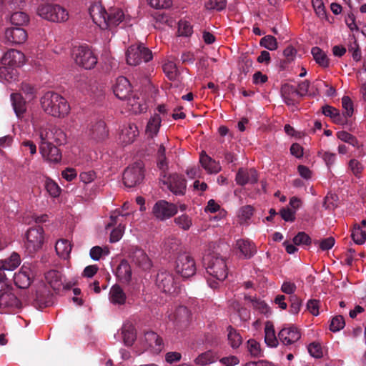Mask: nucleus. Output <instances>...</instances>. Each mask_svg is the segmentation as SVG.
<instances>
[{
  "label": "nucleus",
  "mask_w": 366,
  "mask_h": 366,
  "mask_svg": "<svg viewBox=\"0 0 366 366\" xmlns=\"http://www.w3.org/2000/svg\"><path fill=\"white\" fill-rule=\"evenodd\" d=\"M156 284L163 292L172 293L176 291L177 282L174 275L167 271H160L156 279Z\"/></svg>",
  "instance_id": "13"
},
{
  "label": "nucleus",
  "mask_w": 366,
  "mask_h": 366,
  "mask_svg": "<svg viewBox=\"0 0 366 366\" xmlns=\"http://www.w3.org/2000/svg\"><path fill=\"white\" fill-rule=\"evenodd\" d=\"M122 335L124 343L127 346L133 345L136 340V332L134 326L132 324L124 325L122 328Z\"/></svg>",
  "instance_id": "40"
},
{
  "label": "nucleus",
  "mask_w": 366,
  "mask_h": 366,
  "mask_svg": "<svg viewBox=\"0 0 366 366\" xmlns=\"http://www.w3.org/2000/svg\"><path fill=\"white\" fill-rule=\"evenodd\" d=\"M264 341L265 343L272 347H275L278 345L279 338H277L272 323L267 322L264 328Z\"/></svg>",
  "instance_id": "38"
},
{
  "label": "nucleus",
  "mask_w": 366,
  "mask_h": 366,
  "mask_svg": "<svg viewBox=\"0 0 366 366\" xmlns=\"http://www.w3.org/2000/svg\"><path fill=\"white\" fill-rule=\"evenodd\" d=\"M174 222L184 230H188L192 224V219L187 214L176 217Z\"/></svg>",
  "instance_id": "58"
},
{
  "label": "nucleus",
  "mask_w": 366,
  "mask_h": 366,
  "mask_svg": "<svg viewBox=\"0 0 366 366\" xmlns=\"http://www.w3.org/2000/svg\"><path fill=\"white\" fill-rule=\"evenodd\" d=\"M127 296L123 289L118 285H113L109 291V300L114 305L125 304Z\"/></svg>",
  "instance_id": "33"
},
{
  "label": "nucleus",
  "mask_w": 366,
  "mask_h": 366,
  "mask_svg": "<svg viewBox=\"0 0 366 366\" xmlns=\"http://www.w3.org/2000/svg\"><path fill=\"white\" fill-rule=\"evenodd\" d=\"M112 88L114 95L121 100H125L127 99L132 92V87L130 81L127 78L122 76L117 78L115 84Z\"/></svg>",
  "instance_id": "17"
},
{
  "label": "nucleus",
  "mask_w": 366,
  "mask_h": 366,
  "mask_svg": "<svg viewBox=\"0 0 366 366\" xmlns=\"http://www.w3.org/2000/svg\"><path fill=\"white\" fill-rule=\"evenodd\" d=\"M40 153L43 157L51 162H59L61 159V154L59 149L53 145L52 142L41 140L39 146Z\"/></svg>",
  "instance_id": "20"
},
{
  "label": "nucleus",
  "mask_w": 366,
  "mask_h": 366,
  "mask_svg": "<svg viewBox=\"0 0 366 366\" xmlns=\"http://www.w3.org/2000/svg\"><path fill=\"white\" fill-rule=\"evenodd\" d=\"M14 284L21 289L28 288L32 282L33 274L29 266L24 264L20 270L11 276Z\"/></svg>",
  "instance_id": "15"
},
{
  "label": "nucleus",
  "mask_w": 366,
  "mask_h": 366,
  "mask_svg": "<svg viewBox=\"0 0 366 366\" xmlns=\"http://www.w3.org/2000/svg\"><path fill=\"white\" fill-rule=\"evenodd\" d=\"M351 237L357 244H362L366 240V232L362 229L360 225L355 224Z\"/></svg>",
  "instance_id": "46"
},
{
  "label": "nucleus",
  "mask_w": 366,
  "mask_h": 366,
  "mask_svg": "<svg viewBox=\"0 0 366 366\" xmlns=\"http://www.w3.org/2000/svg\"><path fill=\"white\" fill-rule=\"evenodd\" d=\"M176 325L179 329L186 328L191 320V313L185 306H179L177 308L174 314Z\"/></svg>",
  "instance_id": "29"
},
{
  "label": "nucleus",
  "mask_w": 366,
  "mask_h": 366,
  "mask_svg": "<svg viewBox=\"0 0 366 366\" xmlns=\"http://www.w3.org/2000/svg\"><path fill=\"white\" fill-rule=\"evenodd\" d=\"M227 0H209L205 4V8L208 10L222 11L225 9Z\"/></svg>",
  "instance_id": "60"
},
{
  "label": "nucleus",
  "mask_w": 366,
  "mask_h": 366,
  "mask_svg": "<svg viewBox=\"0 0 366 366\" xmlns=\"http://www.w3.org/2000/svg\"><path fill=\"white\" fill-rule=\"evenodd\" d=\"M144 341L149 347H160L162 344V338L153 331H147L144 333Z\"/></svg>",
  "instance_id": "45"
},
{
  "label": "nucleus",
  "mask_w": 366,
  "mask_h": 366,
  "mask_svg": "<svg viewBox=\"0 0 366 366\" xmlns=\"http://www.w3.org/2000/svg\"><path fill=\"white\" fill-rule=\"evenodd\" d=\"M27 36L26 30L21 27H11L5 31V39L11 44H23L27 39Z\"/></svg>",
  "instance_id": "23"
},
{
  "label": "nucleus",
  "mask_w": 366,
  "mask_h": 366,
  "mask_svg": "<svg viewBox=\"0 0 366 366\" xmlns=\"http://www.w3.org/2000/svg\"><path fill=\"white\" fill-rule=\"evenodd\" d=\"M11 101L13 109L18 117H20L26 109L25 100L21 94L13 93L11 94Z\"/></svg>",
  "instance_id": "36"
},
{
  "label": "nucleus",
  "mask_w": 366,
  "mask_h": 366,
  "mask_svg": "<svg viewBox=\"0 0 366 366\" xmlns=\"http://www.w3.org/2000/svg\"><path fill=\"white\" fill-rule=\"evenodd\" d=\"M16 71L15 67L8 65H2L0 66V77L4 80L9 81L16 79Z\"/></svg>",
  "instance_id": "47"
},
{
  "label": "nucleus",
  "mask_w": 366,
  "mask_h": 366,
  "mask_svg": "<svg viewBox=\"0 0 366 366\" xmlns=\"http://www.w3.org/2000/svg\"><path fill=\"white\" fill-rule=\"evenodd\" d=\"M293 242L295 245H310L312 239L305 232H300L294 237Z\"/></svg>",
  "instance_id": "56"
},
{
  "label": "nucleus",
  "mask_w": 366,
  "mask_h": 366,
  "mask_svg": "<svg viewBox=\"0 0 366 366\" xmlns=\"http://www.w3.org/2000/svg\"><path fill=\"white\" fill-rule=\"evenodd\" d=\"M20 305V301L6 287V283L0 281V312L6 308H18Z\"/></svg>",
  "instance_id": "11"
},
{
  "label": "nucleus",
  "mask_w": 366,
  "mask_h": 366,
  "mask_svg": "<svg viewBox=\"0 0 366 366\" xmlns=\"http://www.w3.org/2000/svg\"><path fill=\"white\" fill-rule=\"evenodd\" d=\"M37 14L42 19L54 23L66 22L69 19V12L57 4L43 3L37 7Z\"/></svg>",
  "instance_id": "3"
},
{
  "label": "nucleus",
  "mask_w": 366,
  "mask_h": 366,
  "mask_svg": "<svg viewBox=\"0 0 366 366\" xmlns=\"http://www.w3.org/2000/svg\"><path fill=\"white\" fill-rule=\"evenodd\" d=\"M164 184H167L168 189L176 195H183L187 187L185 179L177 174H170L167 179L162 180Z\"/></svg>",
  "instance_id": "14"
},
{
  "label": "nucleus",
  "mask_w": 366,
  "mask_h": 366,
  "mask_svg": "<svg viewBox=\"0 0 366 366\" xmlns=\"http://www.w3.org/2000/svg\"><path fill=\"white\" fill-rule=\"evenodd\" d=\"M311 53L317 64L325 68L329 66L330 60L327 54L320 48L317 46L313 47Z\"/></svg>",
  "instance_id": "42"
},
{
  "label": "nucleus",
  "mask_w": 366,
  "mask_h": 366,
  "mask_svg": "<svg viewBox=\"0 0 366 366\" xmlns=\"http://www.w3.org/2000/svg\"><path fill=\"white\" fill-rule=\"evenodd\" d=\"M41 105L46 114L54 117H64L70 110L65 98L51 91L46 92L41 98Z\"/></svg>",
  "instance_id": "2"
},
{
  "label": "nucleus",
  "mask_w": 366,
  "mask_h": 366,
  "mask_svg": "<svg viewBox=\"0 0 366 366\" xmlns=\"http://www.w3.org/2000/svg\"><path fill=\"white\" fill-rule=\"evenodd\" d=\"M125 100L127 101L129 109H130L134 113H142L147 109L146 105L142 104L141 102L139 101V98L136 97V96L131 97L129 95V97Z\"/></svg>",
  "instance_id": "44"
},
{
  "label": "nucleus",
  "mask_w": 366,
  "mask_h": 366,
  "mask_svg": "<svg viewBox=\"0 0 366 366\" xmlns=\"http://www.w3.org/2000/svg\"><path fill=\"white\" fill-rule=\"evenodd\" d=\"M157 167L161 171V176L164 179L167 177V171L168 169V162L165 155V147L161 144L157 153Z\"/></svg>",
  "instance_id": "37"
},
{
  "label": "nucleus",
  "mask_w": 366,
  "mask_h": 366,
  "mask_svg": "<svg viewBox=\"0 0 366 366\" xmlns=\"http://www.w3.org/2000/svg\"><path fill=\"white\" fill-rule=\"evenodd\" d=\"M345 325V319L342 315L334 317L330 325V330L334 332H338L343 329Z\"/></svg>",
  "instance_id": "57"
},
{
  "label": "nucleus",
  "mask_w": 366,
  "mask_h": 366,
  "mask_svg": "<svg viewBox=\"0 0 366 366\" xmlns=\"http://www.w3.org/2000/svg\"><path fill=\"white\" fill-rule=\"evenodd\" d=\"M236 247L244 259L252 258L257 252L254 244L248 239H239L237 240Z\"/></svg>",
  "instance_id": "28"
},
{
  "label": "nucleus",
  "mask_w": 366,
  "mask_h": 366,
  "mask_svg": "<svg viewBox=\"0 0 366 366\" xmlns=\"http://www.w3.org/2000/svg\"><path fill=\"white\" fill-rule=\"evenodd\" d=\"M124 19V14L119 8L112 7L107 11L106 23L107 28L110 26H117Z\"/></svg>",
  "instance_id": "32"
},
{
  "label": "nucleus",
  "mask_w": 366,
  "mask_h": 366,
  "mask_svg": "<svg viewBox=\"0 0 366 366\" xmlns=\"http://www.w3.org/2000/svg\"><path fill=\"white\" fill-rule=\"evenodd\" d=\"M44 242V232L42 227L37 225L27 230L25 247L29 253H33L40 249Z\"/></svg>",
  "instance_id": "7"
},
{
  "label": "nucleus",
  "mask_w": 366,
  "mask_h": 366,
  "mask_svg": "<svg viewBox=\"0 0 366 366\" xmlns=\"http://www.w3.org/2000/svg\"><path fill=\"white\" fill-rule=\"evenodd\" d=\"M109 132L106 123L102 119L92 122L89 126L88 135L97 142L104 140L108 137Z\"/></svg>",
  "instance_id": "18"
},
{
  "label": "nucleus",
  "mask_w": 366,
  "mask_h": 366,
  "mask_svg": "<svg viewBox=\"0 0 366 366\" xmlns=\"http://www.w3.org/2000/svg\"><path fill=\"white\" fill-rule=\"evenodd\" d=\"M227 340L229 345L233 348H238L242 342V337L240 334L231 325L227 328Z\"/></svg>",
  "instance_id": "41"
},
{
  "label": "nucleus",
  "mask_w": 366,
  "mask_h": 366,
  "mask_svg": "<svg viewBox=\"0 0 366 366\" xmlns=\"http://www.w3.org/2000/svg\"><path fill=\"white\" fill-rule=\"evenodd\" d=\"M247 350L254 357H260L262 356V351L260 345L254 339H250L247 342Z\"/></svg>",
  "instance_id": "48"
},
{
  "label": "nucleus",
  "mask_w": 366,
  "mask_h": 366,
  "mask_svg": "<svg viewBox=\"0 0 366 366\" xmlns=\"http://www.w3.org/2000/svg\"><path fill=\"white\" fill-rule=\"evenodd\" d=\"M199 162L202 167L210 174L218 173L220 171L219 164L210 157H209L205 152H202L199 158Z\"/></svg>",
  "instance_id": "31"
},
{
  "label": "nucleus",
  "mask_w": 366,
  "mask_h": 366,
  "mask_svg": "<svg viewBox=\"0 0 366 366\" xmlns=\"http://www.w3.org/2000/svg\"><path fill=\"white\" fill-rule=\"evenodd\" d=\"M164 72L171 80L175 79L177 75V67L172 61H169L163 65Z\"/></svg>",
  "instance_id": "54"
},
{
  "label": "nucleus",
  "mask_w": 366,
  "mask_h": 366,
  "mask_svg": "<svg viewBox=\"0 0 366 366\" xmlns=\"http://www.w3.org/2000/svg\"><path fill=\"white\" fill-rule=\"evenodd\" d=\"M337 137L341 141L350 144L354 147L358 148L360 147L359 142L357 138L346 131L338 132L337 133Z\"/></svg>",
  "instance_id": "49"
},
{
  "label": "nucleus",
  "mask_w": 366,
  "mask_h": 366,
  "mask_svg": "<svg viewBox=\"0 0 366 366\" xmlns=\"http://www.w3.org/2000/svg\"><path fill=\"white\" fill-rule=\"evenodd\" d=\"M207 272L212 277L207 279L209 286L212 289L219 287L228 274L226 259L218 253H209L204 257Z\"/></svg>",
  "instance_id": "1"
},
{
  "label": "nucleus",
  "mask_w": 366,
  "mask_h": 366,
  "mask_svg": "<svg viewBox=\"0 0 366 366\" xmlns=\"http://www.w3.org/2000/svg\"><path fill=\"white\" fill-rule=\"evenodd\" d=\"M280 93L284 102L287 106H297L298 104L299 101L296 99L297 92L295 86L287 83L284 84L281 86Z\"/></svg>",
  "instance_id": "26"
},
{
  "label": "nucleus",
  "mask_w": 366,
  "mask_h": 366,
  "mask_svg": "<svg viewBox=\"0 0 366 366\" xmlns=\"http://www.w3.org/2000/svg\"><path fill=\"white\" fill-rule=\"evenodd\" d=\"M75 62L86 69H92L97 63V57L87 45H80L73 49Z\"/></svg>",
  "instance_id": "5"
},
{
  "label": "nucleus",
  "mask_w": 366,
  "mask_h": 366,
  "mask_svg": "<svg viewBox=\"0 0 366 366\" xmlns=\"http://www.w3.org/2000/svg\"><path fill=\"white\" fill-rule=\"evenodd\" d=\"M45 279L51 287L56 292H59L61 289L69 290L71 284L64 283L63 276L61 273L56 270H50L45 274Z\"/></svg>",
  "instance_id": "19"
},
{
  "label": "nucleus",
  "mask_w": 366,
  "mask_h": 366,
  "mask_svg": "<svg viewBox=\"0 0 366 366\" xmlns=\"http://www.w3.org/2000/svg\"><path fill=\"white\" fill-rule=\"evenodd\" d=\"M24 55L22 52L11 49L4 54L1 58V64L9 66L19 67L24 63Z\"/></svg>",
  "instance_id": "25"
},
{
  "label": "nucleus",
  "mask_w": 366,
  "mask_h": 366,
  "mask_svg": "<svg viewBox=\"0 0 366 366\" xmlns=\"http://www.w3.org/2000/svg\"><path fill=\"white\" fill-rule=\"evenodd\" d=\"M219 358L217 353L212 350L199 354L195 359L194 363L197 365L205 366L214 362Z\"/></svg>",
  "instance_id": "35"
},
{
  "label": "nucleus",
  "mask_w": 366,
  "mask_h": 366,
  "mask_svg": "<svg viewBox=\"0 0 366 366\" xmlns=\"http://www.w3.org/2000/svg\"><path fill=\"white\" fill-rule=\"evenodd\" d=\"M252 61L251 59L245 56L243 57L239 63V69L244 74L249 73L252 67Z\"/></svg>",
  "instance_id": "64"
},
{
  "label": "nucleus",
  "mask_w": 366,
  "mask_h": 366,
  "mask_svg": "<svg viewBox=\"0 0 366 366\" xmlns=\"http://www.w3.org/2000/svg\"><path fill=\"white\" fill-rule=\"evenodd\" d=\"M39 136L41 140L46 142H52L54 141L59 144H63L66 142V134L61 129L58 128L42 129Z\"/></svg>",
  "instance_id": "24"
},
{
  "label": "nucleus",
  "mask_w": 366,
  "mask_h": 366,
  "mask_svg": "<svg viewBox=\"0 0 366 366\" xmlns=\"http://www.w3.org/2000/svg\"><path fill=\"white\" fill-rule=\"evenodd\" d=\"M342 104L346 117H351L354 112L353 103L351 99L347 96H344L342 99Z\"/></svg>",
  "instance_id": "61"
},
{
  "label": "nucleus",
  "mask_w": 366,
  "mask_h": 366,
  "mask_svg": "<svg viewBox=\"0 0 366 366\" xmlns=\"http://www.w3.org/2000/svg\"><path fill=\"white\" fill-rule=\"evenodd\" d=\"M254 214V208L251 205H246L240 208L239 217L241 222H247Z\"/></svg>",
  "instance_id": "59"
},
{
  "label": "nucleus",
  "mask_w": 366,
  "mask_h": 366,
  "mask_svg": "<svg viewBox=\"0 0 366 366\" xmlns=\"http://www.w3.org/2000/svg\"><path fill=\"white\" fill-rule=\"evenodd\" d=\"M71 248L72 246L71 243L65 239L58 240L55 245V250L57 254L64 259L69 257Z\"/></svg>",
  "instance_id": "39"
},
{
  "label": "nucleus",
  "mask_w": 366,
  "mask_h": 366,
  "mask_svg": "<svg viewBox=\"0 0 366 366\" xmlns=\"http://www.w3.org/2000/svg\"><path fill=\"white\" fill-rule=\"evenodd\" d=\"M124 230V226L120 223L117 227L112 229L110 234V242L112 243L117 242L122 238Z\"/></svg>",
  "instance_id": "63"
},
{
  "label": "nucleus",
  "mask_w": 366,
  "mask_h": 366,
  "mask_svg": "<svg viewBox=\"0 0 366 366\" xmlns=\"http://www.w3.org/2000/svg\"><path fill=\"white\" fill-rule=\"evenodd\" d=\"M21 92L25 95V99L30 101L35 97L36 89L29 83L22 82L21 84Z\"/></svg>",
  "instance_id": "53"
},
{
  "label": "nucleus",
  "mask_w": 366,
  "mask_h": 366,
  "mask_svg": "<svg viewBox=\"0 0 366 366\" xmlns=\"http://www.w3.org/2000/svg\"><path fill=\"white\" fill-rule=\"evenodd\" d=\"M152 59L151 50L143 44L132 45L126 52V59L128 64L137 66L141 62H148Z\"/></svg>",
  "instance_id": "6"
},
{
  "label": "nucleus",
  "mask_w": 366,
  "mask_h": 366,
  "mask_svg": "<svg viewBox=\"0 0 366 366\" xmlns=\"http://www.w3.org/2000/svg\"><path fill=\"white\" fill-rule=\"evenodd\" d=\"M117 279L122 283L129 284L132 280V271L129 263L126 259H122L116 270Z\"/></svg>",
  "instance_id": "27"
},
{
  "label": "nucleus",
  "mask_w": 366,
  "mask_h": 366,
  "mask_svg": "<svg viewBox=\"0 0 366 366\" xmlns=\"http://www.w3.org/2000/svg\"><path fill=\"white\" fill-rule=\"evenodd\" d=\"M235 181L238 185L244 186L247 184H255L258 181L257 172L253 169L239 168L236 174Z\"/></svg>",
  "instance_id": "22"
},
{
  "label": "nucleus",
  "mask_w": 366,
  "mask_h": 366,
  "mask_svg": "<svg viewBox=\"0 0 366 366\" xmlns=\"http://www.w3.org/2000/svg\"><path fill=\"white\" fill-rule=\"evenodd\" d=\"M350 117H346L345 113H340V111L334 116L332 122L335 124L345 126L346 128H348L349 130L352 131V122L349 119Z\"/></svg>",
  "instance_id": "52"
},
{
  "label": "nucleus",
  "mask_w": 366,
  "mask_h": 366,
  "mask_svg": "<svg viewBox=\"0 0 366 366\" xmlns=\"http://www.w3.org/2000/svg\"><path fill=\"white\" fill-rule=\"evenodd\" d=\"M162 119L158 114H154L149 119L146 127L145 133L148 138H153L159 132Z\"/></svg>",
  "instance_id": "34"
},
{
  "label": "nucleus",
  "mask_w": 366,
  "mask_h": 366,
  "mask_svg": "<svg viewBox=\"0 0 366 366\" xmlns=\"http://www.w3.org/2000/svg\"><path fill=\"white\" fill-rule=\"evenodd\" d=\"M308 352L315 358H321L323 355L322 349L320 344L312 342L307 347Z\"/></svg>",
  "instance_id": "62"
},
{
  "label": "nucleus",
  "mask_w": 366,
  "mask_h": 366,
  "mask_svg": "<svg viewBox=\"0 0 366 366\" xmlns=\"http://www.w3.org/2000/svg\"><path fill=\"white\" fill-rule=\"evenodd\" d=\"M44 188L48 194L52 197H58L61 194V188L53 179L49 177H45Z\"/></svg>",
  "instance_id": "43"
},
{
  "label": "nucleus",
  "mask_w": 366,
  "mask_h": 366,
  "mask_svg": "<svg viewBox=\"0 0 366 366\" xmlns=\"http://www.w3.org/2000/svg\"><path fill=\"white\" fill-rule=\"evenodd\" d=\"M11 23L16 26L23 25L29 21L28 15L22 11L14 12L10 17Z\"/></svg>",
  "instance_id": "50"
},
{
  "label": "nucleus",
  "mask_w": 366,
  "mask_h": 366,
  "mask_svg": "<svg viewBox=\"0 0 366 366\" xmlns=\"http://www.w3.org/2000/svg\"><path fill=\"white\" fill-rule=\"evenodd\" d=\"M175 271L182 278L187 279L195 274L197 271L194 258L187 252H180L176 259Z\"/></svg>",
  "instance_id": "4"
},
{
  "label": "nucleus",
  "mask_w": 366,
  "mask_h": 366,
  "mask_svg": "<svg viewBox=\"0 0 366 366\" xmlns=\"http://www.w3.org/2000/svg\"><path fill=\"white\" fill-rule=\"evenodd\" d=\"M21 263L20 256L13 252L9 258L0 260V281L6 282L10 280L12 271Z\"/></svg>",
  "instance_id": "10"
},
{
  "label": "nucleus",
  "mask_w": 366,
  "mask_h": 366,
  "mask_svg": "<svg viewBox=\"0 0 366 366\" xmlns=\"http://www.w3.org/2000/svg\"><path fill=\"white\" fill-rule=\"evenodd\" d=\"M139 135V130L135 124L129 123L123 127L119 134V139L125 144L133 142Z\"/></svg>",
  "instance_id": "30"
},
{
  "label": "nucleus",
  "mask_w": 366,
  "mask_h": 366,
  "mask_svg": "<svg viewBox=\"0 0 366 366\" xmlns=\"http://www.w3.org/2000/svg\"><path fill=\"white\" fill-rule=\"evenodd\" d=\"M128 257L131 262L142 271L149 272L152 267V260L142 248L131 247Z\"/></svg>",
  "instance_id": "9"
},
{
  "label": "nucleus",
  "mask_w": 366,
  "mask_h": 366,
  "mask_svg": "<svg viewBox=\"0 0 366 366\" xmlns=\"http://www.w3.org/2000/svg\"><path fill=\"white\" fill-rule=\"evenodd\" d=\"M89 11L93 21L96 24L102 29H107V24L106 23L107 11L101 3H94L90 6Z\"/></svg>",
  "instance_id": "21"
},
{
  "label": "nucleus",
  "mask_w": 366,
  "mask_h": 366,
  "mask_svg": "<svg viewBox=\"0 0 366 366\" xmlns=\"http://www.w3.org/2000/svg\"><path fill=\"white\" fill-rule=\"evenodd\" d=\"M177 212V206L165 200L157 201L152 208L154 216L160 219L164 220L174 216Z\"/></svg>",
  "instance_id": "12"
},
{
  "label": "nucleus",
  "mask_w": 366,
  "mask_h": 366,
  "mask_svg": "<svg viewBox=\"0 0 366 366\" xmlns=\"http://www.w3.org/2000/svg\"><path fill=\"white\" fill-rule=\"evenodd\" d=\"M259 44L268 50L273 51L277 49V41L275 37L267 35L261 39Z\"/></svg>",
  "instance_id": "51"
},
{
  "label": "nucleus",
  "mask_w": 366,
  "mask_h": 366,
  "mask_svg": "<svg viewBox=\"0 0 366 366\" xmlns=\"http://www.w3.org/2000/svg\"><path fill=\"white\" fill-rule=\"evenodd\" d=\"M193 33L190 23L185 20H180L178 26V34L182 36H190Z\"/></svg>",
  "instance_id": "55"
},
{
  "label": "nucleus",
  "mask_w": 366,
  "mask_h": 366,
  "mask_svg": "<svg viewBox=\"0 0 366 366\" xmlns=\"http://www.w3.org/2000/svg\"><path fill=\"white\" fill-rule=\"evenodd\" d=\"M144 177L143 164L136 162L127 167L123 173V182L127 187H134L139 184Z\"/></svg>",
  "instance_id": "8"
},
{
  "label": "nucleus",
  "mask_w": 366,
  "mask_h": 366,
  "mask_svg": "<svg viewBox=\"0 0 366 366\" xmlns=\"http://www.w3.org/2000/svg\"><path fill=\"white\" fill-rule=\"evenodd\" d=\"M301 337L300 330L293 325L285 326L278 333L279 340L284 345H290L297 342Z\"/></svg>",
  "instance_id": "16"
}]
</instances>
